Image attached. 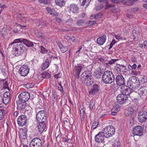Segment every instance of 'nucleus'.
Instances as JSON below:
<instances>
[{
  "label": "nucleus",
  "instance_id": "50",
  "mask_svg": "<svg viewBox=\"0 0 147 147\" xmlns=\"http://www.w3.org/2000/svg\"><path fill=\"white\" fill-rule=\"evenodd\" d=\"M54 20H55L56 22L58 23H61L62 22L61 18L57 17H55L54 18Z\"/></svg>",
  "mask_w": 147,
  "mask_h": 147
},
{
  "label": "nucleus",
  "instance_id": "58",
  "mask_svg": "<svg viewBox=\"0 0 147 147\" xmlns=\"http://www.w3.org/2000/svg\"><path fill=\"white\" fill-rule=\"evenodd\" d=\"M103 7V5L102 4H101L99 5V8H96L95 9L96 10H98L102 9Z\"/></svg>",
  "mask_w": 147,
  "mask_h": 147
},
{
  "label": "nucleus",
  "instance_id": "1",
  "mask_svg": "<svg viewBox=\"0 0 147 147\" xmlns=\"http://www.w3.org/2000/svg\"><path fill=\"white\" fill-rule=\"evenodd\" d=\"M80 80L87 86L93 84V78L91 72L86 71L82 73L81 76Z\"/></svg>",
  "mask_w": 147,
  "mask_h": 147
},
{
  "label": "nucleus",
  "instance_id": "48",
  "mask_svg": "<svg viewBox=\"0 0 147 147\" xmlns=\"http://www.w3.org/2000/svg\"><path fill=\"white\" fill-rule=\"evenodd\" d=\"M60 49L61 51L63 53L65 52L68 49L67 47H62Z\"/></svg>",
  "mask_w": 147,
  "mask_h": 147
},
{
  "label": "nucleus",
  "instance_id": "24",
  "mask_svg": "<svg viewBox=\"0 0 147 147\" xmlns=\"http://www.w3.org/2000/svg\"><path fill=\"white\" fill-rule=\"evenodd\" d=\"M22 41H20L19 45L18 46V47L17 48V50L15 51H17V53L20 55L23 52L24 49L25 48L23 46V45H22Z\"/></svg>",
  "mask_w": 147,
  "mask_h": 147
},
{
  "label": "nucleus",
  "instance_id": "44",
  "mask_svg": "<svg viewBox=\"0 0 147 147\" xmlns=\"http://www.w3.org/2000/svg\"><path fill=\"white\" fill-rule=\"evenodd\" d=\"M98 124L97 122L94 121L93 122L92 125V128L93 130H94L96 129L98 125Z\"/></svg>",
  "mask_w": 147,
  "mask_h": 147
},
{
  "label": "nucleus",
  "instance_id": "21",
  "mask_svg": "<svg viewBox=\"0 0 147 147\" xmlns=\"http://www.w3.org/2000/svg\"><path fill=\"white\" fill-rule=\"evenodd\" d=\"M10 100V94L9 92H5L3 96V103L5 105L9 103Z\"/></svg>",
  "mask_w": 147,
  "mask_h": 147
},
{
  "label": "nucleus",
  "instance_id": "4",
  "mask_svg": "<svg viewBox=\"0 0 147 147\" xmlns=\"http://www.w3.org/2000/svg\"><path fill=\"white\" fill-rule=\"evenodd\" d=\"M102 132L105 138H109L115 134V128L112 125H109L104 128Z\"/></svg>",
  "mask_w": 147,
  "mask_h": 147
},
{
  "label": "nucleus",
  "instance_id": "61",
  "mask_svg": "<svg viewBox=\"0 0 147 147\" xmlns=\"http://www.w3.org/2000/svg\"><path fill=\"white\" fill-rule=\"evenodd\" d=\"M58 45L60 49H61V48L62 47H63V46L62 44L60 42H59L58 43Z\"/></svg>",
  "mask_w": 147,
  "mask_h": 147
},
{
  "label": "nucleus",
  "instance_id": "23",
  "mask_svg": "<svg viewBox=\"0 0 147 147\" xmlns=\"http://www.w3.org/2000/svg\"><path fill=\"white\" fill-rule=\"evenodd\" d=\"M106 35H102L97 39L96 40L97 43L101 45H103L106 42Z\"/></svg>",
  "mask_w": 147,
  "mask_h": 147
},
{
  "label": "nucleus",
  "instance_id": "64",
  "mask_svg": "<svg viewBox=\"0 0 147 147\" xmlns=\"http://www.w3.org/2000/svg\"><path fill=\"white\" fill-rule=\"evenodd\" d=\"M144 83H146L145 85L147 84V78H146L143 79Z\"/></svg>",
  "mask_w": 147,
  "mask_h": 147
},
{
  "label": "nucleus",
  "instance_id": "6",
  "mask_svg": "<svg viewBox=\"0 0 147 147\" xmlns=\"http://www.w3.org/2000/svg\"><path fill=\"white\" fill-rule=\"evenodd\" d=\"M36 118L39 123H44L47 121V117L45 116V111L43 110L40 111L37 113Z\"/></svg>",
  "mask_w": 147,
  "mask_h": 147
},
{
  "label": "nucleus",
  "instance_id": "60",
  "mask_svg": "<svg viewBox=\"0 0 147 147\" xmlns=\"http://www.w3.org/2000/svg\"><path fill=\"white\" fill-rule=\"evenodd\" d=\"M6 7H7L5 5H3L0 6V8H1V9L0 10L1 11H2Z\"/></svg>",
  "mask_w": 147,
  "mask_h": 147
},
{
  "label": "nucleus",
  "instance_id": "15",
  "mask_svg": "<svg viewBox=\"0 0 147 147\" xmlns=\"http://www.w3.org/2000/svg\"><path fill=\"white\" fill-rule=\"evenodd\" d=\"M121 91L122 92V94L126 96L131 94V95L134 93V92H132V89L130 88H127V87L124 86L121 87Z\"/></svg>",
  "mask_w": 147,
  "mask_h": 147
},
{
  "label": "nucleus",
  "instance_id": "46",
  "mask_svg": "<svg viewBox=\"0 0 147 147\" xmlns=\"http://www.w3.org/2000/svg\"><path fill=\"white\" fill-rule=\"evenodd\" d=\"M119 60L118 59H112L111 60H109L108 62L111 65L115 63V62Z\"/></svg>",
  "mask_w": 147,
  "mask_h": 147
},
{
  "label": "nucleus",
  "instance_id": "29",
  "mask_svg": "<svg viewBox=\"0 0 147 147\" xmlns=\"http://www.w3.org/2000/svg\"><path fill=\"white\" fill-rule=\"evenodd\" d=\"M27 109H25L24 113L28 117H30L31 116L32 114V109L29 106H27Z\"/></svg>",
  "mask_w": 147,
  "mask_h": 147
},
{
  "label": "nucleus",
  "instance_id": "49",
  "mask_svg": "<svg viewBox=\"0 0 147 147\" xmlns=\"http://www.w3.org/2000/svg\"><path fill=\"white\" fill-rule=\"evenodd\" d=\"M120 108L119 107L117 106L116 107H113L112 109V111H115V112H117L119 110Z\"/></svg>",
  "mask_w": 147,
  "mask_h": 147
},
{
  "label": "nucleus",
  "instance_id": "30",
  "mask_svg": "<svg viewBox=\"0 0 147 147\" xmlns=\"http://www.w3.org/2000/svg\"><path fill=\"white\" fill-rule=\"evenodd\" d=\"M34 32L36 34L37 37L41 39L42 42H45V41L44 40V38H43V36H42V32L38 30H35L34 31Z\"/></svg>",
  "mask_w": 147,
  "mask_h": 147
},
{
  "label": "nucleus",
  "instance_id": "43",
  "mask_svg": "<svg viewBox=\"0 0 147 147\" xmlns=\"http://www.w3.org/2000/svg\"><path fill=\"white\" fill-rule=\"evenodd\" d=\"M85 23V22L84 20H80L77 21L76 24L78 26H80Z\"/></svg>",
  "mask_w": 147,
  "mask_h": 147
},
{
  "label": "nucleus",
  "instance_id": "17",
  "mask_svg": "<svg viewBox=\"0 0 147 147\" xmlns=\"http://www.w3.org/2000/svg\"><path fill=\"white\" fill-rule=\"evenodd\" d=\"M83 67V66L80 65H76L74 67L73 69L74 73L76 78H79L80 74Z\"/></svg>",
  "mask_w": 147,
  "mask_h": 147
},
{
  "label": "nucleus",
  "instance_id": "35",
  "mask_svg": "<svg viewBox=\"0 0 147 147\" xmlns=\"http://www.w3.org/2000/svg\"><path fill=\"white\" fill-rule=\"evenodd\" d=\"M94 75L96 78L99 79L102 77V73L100 71H96V72H95Z\"/></svg>",
  "mask_w": 147,
  "mask_h": 147
},
{
  "label": "nucleus",
  "instance_id": "5",
  "mask_svg": "<svg viewBox=\"0 0 147 147\" xmlns=\"http://www.w3.org/2000/svg\"><path fill=\"white\" fill-rule=\"evenodd\" d=\"M30 93L27 91L21 93L18 96L19 100L21 102H26L30 98Z\"/></svg>",
  "mask_w": 147,
  "mask_h": 147
},
{
  "label": "nucleus",
  "instance_id": "31",
  "mask_svg": "<svg viewBox=\"0 0 147 147\" xmlns=\"http://www.w3.org/2000/svg\"><path fill=\"white\" fill-rule=\"evenodd\" d=\"M138 0H123L122 3L123 4L127 5H131L134 3L133 1H136Z\"/></svg>",
  "mask_w": 147,
  "mask_h": 147
},
{
  "label": "nucleus",
  "instance_id": "47",
  "mask_svg": "<svg viewBox=\"0 0 147 147\" xmlns=\"http://www.w3.org/2000/svg\"><path fill=\"white\" fill-rule=\"evenodd\" d=\"M57 87L59 90V91H60L61 92L63 93V92H64V91L63 90V88L61 85V83H60L59 84V85Z\"/></svg>",
  "mask_w": 147,
  "mask_h": 147
},
{
  "label": "nucleus",
  "instance_id": "38",
  "mask_svg": "<svg viewBox=\"0 0 147 147\" xmlns=\"http://www.w3.org/2000/svg\"><path fill=\"white\" fill-rule=\"evenodd\" d=\"M46 9L49 13L51 15H52L53 16H56L57 15V13L55 14L53 13V9H52L50 7H47L46 8Z\"/></svg>",
  "mask_w": 147,
  "mask_h": 147
},
{
  "label": "nucleus",
  "instance_id": "3",
  "mask_svg": "<svg viewBox=\"0 0 147 147\" xmlns=\"http://www.w3.org/2000/svg\"><path fill=\"white\" fill-rule=\"evenodd\" d=\"M127 85L128 88L134 89L138 88L140 86V83L135 77H133L129 80L127 82Z\"/></svg>",
  "mask_w": 147,
  "mask_h": 147
},
{
  "label": "nucleus",
  "instance_id": "33",
  "mask_svg": "<svg viewBox=\"0 0 147 147\" xmlns=\"http://www.w3.org/2000/svg\"><path fill=\"white\" fill-rule=\"evenodd\" d=\"M56 4L61 7H63L65 4V0H55Z\"/></svg>",
  "mask_w": 147,
  "mask_h": 147
},
{
  "label": "nucleus",
  "instance_id": "54",
  "mask_svg": "<svg viewBox=\"0 0 147 147\" xmlns=\"http://www.w3.org/2000/svg\"><path fill=\"white\" fill-rule=\"evenodd\" d=\"M8 86V83L7 81H5V82H4L3 84V88L4 89H5L6 88H7Z\"/></svg>",
  "mask_w": 147,
  "mask_h": 147
},
{
  "label": "nucleus",
  "instance_id": "28",
  "mask_svg": "<svg viewBox=\"0 0 147 147\" xmlns=\"http://www.w3.org/2000/svg\"><path fill=\"white\" fill-rule=\"evenodd\" d=\"M69 9L73 13H76L78 11V8L76 5L71 4L70 6Z\"/></svg>",
  "mask_w": 147,
  "mask_h": 147
},
{
  "label": "nucleus",
  "instance_id": "40",
  "mask_svg": "<svg viewBox=\"0 0 147 147\" xmlns=\"http://www.w3.org/2000/svg\"><path fill=\"white\" fill-rule=\"evenodd\" d=\"M19 137L21 141L23 140H27L26 135H25V134H23L22 133H20Z\"/></svg>",
  "mask_w": 147,
  "mask_h": 147
},
{
  "label": "nucleus",
  "instance_id": "22",
  "mask_svg": "<svg viewBox=\"0 0 147 147\" xmlns=\"http://www.w3.org/2000/svg\"><path fill=\"white\" fill-rule=\"evenodd\" d=\"M138 119L139 121L143 122L145 121L147 119V112H144L142 113H139Z\"/></svg>",
  "mask_w": 147,
  "mask_h": 147
},
{
  "label": "nucleus",
  "instance_id": "20",
  "mask_svg": "<svg viewBox=\"0 0 147 147\" xmlns=\"http://www.w3.org/2000/svg\"><path fill=\"white\" fill-rule=\"evenodd\" d=\"M20 41H21V38L15 39L13 42L9 45V46L10 47H12V49L13 51L16 50L18 46L19 45Z\"/></svg>",
  "mask_w": 147,
  "mask_h": 147
},
{
  "label": "nucleus",
  "instance_id": "12",
  "mask_svg": "<svg viewBox=\"0 0 147 147\" xmlns=\"http://www.w3.org/2000/svg\"><path fill=\"white\" fill-rule=\"evenodd\" d=\"M17 109L19 110L20 112H23L26 109H27V105L26 102H21L20 101L16 102Z\"/></svg>",
  "mask_w": 147,
  "mask_h": 147
},
{
  "label": "nucleus",
  "instance_id": "37",
  "mask_svg": "<svg viewBox=\"0 0 147 147\" xmlns=\"http://www.w3.org/2000/svg\"><path fill=\"white\" fill-rule=\"evenodd\" d=\"M4 114V108L2 107H0V120L3 119Z\"/></svg>",
  "mask_w": 147,
  "mask_h": 147
},
{
  "label": "nucleus",
  "instance_id": "25",
  "mask_svg": "<svg viewBox=\"0 0 147 147\" xmlns=\"http://www.w3.org/2000/svg\"><path fill=\"white\" fill-rule=\"evenodd\" d=\"M40 124L38 126V131L40 134L42 133L45 130L46 127L45 122L44 123H40Z\"/></svg>",
  "mask_w": 147,
  "mask_h": 147
},
{
  "label": "nucleus",
  "instance_id": "42",
  "mask_svg": "<svg viewBox=\"0 0 147 147\" xmlns=\"http://www.w3.org/2000/svg\"><path fill=\"white\" fill-rule=\"evenodd\" d=\"M80 115L81 118H83L84 115L85 113V109L84 108L80 110Z\"/></svg>",
  "mask_w": 147,
  "mask_h": 147
},
{
  "label": "nucleus",
  "instance_id": "36",
  "mask_svg": "<svg viewBox=\"0 0 147 147\" xmlns=\"http://www.w3.org/2000/svg\"><path fill=\"white\" fill-rule=\"evenodd\" d=\"M112 143L113 147H120V143L118 140H114Z\"/></svg>",
  "mask_w": 147,
  "mask_h": 147
},
{
  "label": "nucleus",
  "instance_id": "55",
  "mask_svg": "<svg viewBox=\"0 0 147 147\" xmlns=\"http://www.w3.org/2000/svg\"><path fill=\"white\" fill-rule=\"evenodd\" d=\"M38 24H39L40 25H45L46 26H47V25H48V24L46 23V21H42V20L40 22H39V23Z\"/></svg>",
  "mask_w": 147,
  "mask_h": 147
},
{
  "label": "nucleus",
  "instance_id": "32",
  "mask_svg": "<svg viewBox=\"0 0 147 147\" xmlns=\"http://www.w3.org/2000/svg\"><path fill=\"white\" fill-rule=\"evenodd\" d=\"M49 58L46 59L45 62L43 63L42 67V69L45 70L49 67Z\"/></svg>",
  "mask_w": 147,
  "mask_h": 147
},
{
  "label": "nucleus",
  "instance_id": "8",
  "mask_svg": "<svg viewBox=\"0 0 147 147\" xmlns=\"http://www.w3.org/2000/svg\"><path fill=\"white\" fill-rule=\"evenodd\" d=\"M115 71L116 73L118 74H121V72L123 74L126 73L127 71L126 67L123 65L117 64L115 68Z\"/></svg>",
  "mask_w": 147,
  "mask_h": 147
},
{
  "label": "nucleus",
  "instance_id": "57",
  "mask_svg": "<svg viewBox=\"0 0 147 147\" xmlns=\"http://www.w3.org/2000/svg\"><path fill=\"white\" fill-rule=\"evenodd\" d=\"M61 77V74L59 73L54 76V77L57 79L60 78Z\"/></svg>",
  "mask_w": 147,
  "mask_h": 147
},
{
  "label": "nucleus",
  "instance_id": "14",
  "mask_svg": "<svg viewBox=\"0 0 147 147\" xmlns=\"http://www.w3.org/2000/svg\"><path fill=\"white\" fill-rule=\"evenodd\" d=\"M27 119L26 116L24 115L20 116L18 119L17 123L21 126H23L26 124Z\"/></svg>",
  "mask_w": 147,
  "mask_h": 147
},
{
  "label": "nucleus",
  "instance_id": "62",
  "mask_svg": "<svg viewBox=\"0 0 147 147\" xmlns=\"http://www.w3.org/2000/svg\"><path fill=\"white\" fill-rule=\"evenodd\" d=\"M143 45L145 48L147 47V41H145L144 42Z\"/></svg>",
  "mask_w": 147,
  "mask_h": 147
},
{
  "label": "nucleus",
  "instance_id": "19",
  "mask_svg": "<svg viewBox=\"0 0 147 147\" xmlns=\"http://www.w3.org/2000/svg\"><path fill=\"white\" fill-rule=\"evenodd\" d=\"M99 86L97 84H94L92 88L89 91V95H92L97 93L99 91Z\"/></svg>",
  "mask_w": 147,
  "mask_h": 147
},
{
  "label": "nucleus",
  "instance_id": "11",
  "mask_svg": "<svg viewBox=\"0 0 147 147\" xmlns=\"http://www.w3.org/2000/svg\"><path fill=\"white\" fill-rule=\"evenodd\" d=\"M133 134L135 136H142L143 134V129L140 126L135 127L133 130Z\"/></svg>",
  "mask_w": 147,
  "mask_h": 147
},
{
  "label": "nucleus",
  "instance_id": "27",
  "mask_svg": "<svg viewBox=\"0 0 147 147\" xmlns=\"http://www.w3.org/2000/svg\"><path fill=\"white\" fill-rule=\"evenodd\" d=\"M21 40L23 43L28 47H31L33 45L32 42L30 40L24 38H21Z\"/></svg>",
  "mask_w": 147,
  "mask_h": 147
},
{
  "label": "nucleus",
  "instance_id": "56",
  "mask_svg": "<svg viewBox=\"0 0 147 147\" xmlns=\"http://www.w3.org/2000/svg\"><path fill=\"white\" fill-rule=\"evenodd\" d=\"M96 22V21H89L88 22V24L89 25L91 26L95 24Z\"/></svg>",
  "mask_w": 147,
  "mask_h": 147
},
{
  "label": "nucleus",
  "instance_id": "53",
  "mask_svg": "<svg viewBox=\"0 0 147 147\" xmlns=\"http://www.w3.org/2000/svg\"><path fill=\"white\" fill-rule=\"evenodd\" d=\"M21 19L23 22H26L27 20H28V18L25 17H22L21 18Z\"/></svg>",
  "mask_w": 147,
  "mask_h": 147
},
{
  "label": "nucleus",
  "instance_id": "9",
  "mask_svg": "<svg viewBox=\"0 0 147 147\" xmlns=\"http://www.w3.org/2000/svg\"><path fill=\"white\" fill-rule=\"evenodd\" d=\"M29 68L28 65H22L20 68L19 72L22 76H25L29 73Z\"/></svg>",
  "mask_w": 147,
  "mask_h": 147
},
{
  "label": "nucleus",
  "instance_id": "13",
  "mask_svg": "<svg viewBox=\"0 0 147 147\" xmlns=\"http://www.w3.org/2000/svg\"><path fill=\"white\" fill-rule=\"evenodd\" d=\"M104 134L102 131L99 132L94 137L95 141L98 143H104Z\"/></svg>",
  "mask_w": 147,
  "mask_h": 147
},
{
  "label": "nucleus",
  "instance_id": "16",
  "mask_svg": "<svg viewBox=\"0 0 147 147\" xmlns=\"http://www.w3.org/2000/svg\"><path fill=\"white\" fill-rule=\"evenodd\" d=\"M128 66V68H129V67H130L131 68V69H130L129 70L131 71L130 74L131 75L137 76L140 74V71H138L137 69H136V70L137 67V65L136 64H134L132 65H130L129 64Z\"/></svg>",
  "mask_w": 147,
  "mask_h": 147
},
{
  "label": "nucleus",
  "instance_id": "26",
  "mask_svg": "<svg viewBox=\"0 0 147 147\" xmlns=\"http://www.w3.org/2000/svg\"><path fill=\"white\" fill-rule=\"evenodd\" d=\"M138 93L140 95L147 96V89H146L145 87H142L138 90Z\"/></svg>",
  "mask_w": 147,
  "mask_h": 147
},
{
  "label": "nucleus",
  "instance_id": "7",
  "mask_svg": "<svg viewBox=\"0 0 147 147\" xmlns=\"http://www.w3.org/2000/svg\"><path fill=\"white\" fill-rule=\"evenodd\" d=\"M42 145L41 140L38 138H36L31 140L30 144V147H42Z\"/></svg>",
  "mask_w": 147,
  "mask_h": 147
},
{
  "label": "nucleus",
  "instance_id": "63",
  "mask_svg": "<svg viewBox=\"0 0 147 147\" xmlns=\"http://www.w3.org/2000/svg\"><path fill=\"white\" fill-rule=\"evenodd\" d=\"M86 0H83L82 2L81 3V5L82 6H84L85 4Z\"/></svg>",
  "mask_w": 147,
  "mask_h": 147
},
{
  "label": "nucleus",
  "instance_id": "51",
  "mask_svg": "<svg viewBox=\"0 0 147 147\" xmlns=\"http://www.w3.org/2000/svg\"><path fill=\"white\" fill-rule=\"evenodd\" d=\"M21 131L20 132V133H22V134H25V135H26L27 130L26 128L24 127L22 128Z\"/></svg>",
  "mask_w": 147,
  "mask_h": 147
},
{
  "label": "nucleus",
  "instance_id": "41",
  "mask_svg": "<svg viewBox=\"0 0 147 147\" xmlns=\"http://www.w3.org/2000/svg\"><path fill=\"white\" fill-rule=\"evenodd\" d=\"M40 48L41 49V53H42L45 54L47 52L48 50L46 49L45 47L42 46H40Z\"/></svg>",
  "mask_w": 147,
  "mask_h": 147
},
{
  "label": "nucleus",
  "instance_id": "59",
  "mask_svg": "<svg viewBox=\"0 0 147 147\" xmlns=\"http://www.w3.org/2000/svg\"><path fill=\"white\" fill-rule=\"evenodd\" d=\"M117 42L116 41L115 39H113L111 42V43L110 44V45H112V46H113V45L115 44V43H116Z\"/></svg>",
  "mask_w": 147,
  "mask_h": 147
},
{
  "label": "nucleus",
  "instance_id": "2",
  "mask_svg": "<svg viewBox=\"0 0 147 147\" xmlns=\"http://www.w3.org/2000/svg\"><path fill=\"white\" fill-rule=\"evenodd\" d=\"M103 82L106 84H111L114 81L115 78L113 73L110 71H105L102 75Z\"/></svg>",
  "mask_w": 147,
  "mask_h": 147
},
{
  "label": "nucleus",
  "instance_id": "34",
  "mask_svg": "<svg viewBox=\"0 0 147 147\" xmlns=\"http://www.w3.org/2000/svg\"><path fill=\"white\" fill-rule=\"evenodd\" d=\"M41 76L43 78L48 79L49 78L51 75L49 73L47 72H45L41 74Z\"/></svg>",
  "mask_w": 147,
  "mask_h": 147
},
{
  "label": "nucleus",
  "instance_id": "45",
  "mask_svg": "<svg viewBox=\"0 0 147 147\" xmlns=\"http://www.w3.org/2000/svg\"><path fill=\"white\" fill-rule=\"evenodd\" d=\"M106 6L105 9H107L111 7H114V6L111 4H109L107 1H106L105 3Z\"/></svg>",
  "mask_w": 147,
  "mask_h": 147
},
{
  "label": "nucleus",
  "instance_id": "52",
  "mask_svg": "<svg viewBox=\"0 0 147 147\" xmlns=\"http://www.w3.org/2000/svg\"><path fill=\"white\" fill-rule=\"evenodd\" d=\"M115 37L117 40L123 39L122 37L120 34H118L117 35L115 34L114 35Z\"/></svg>",
  "mask_w": 147,
  "mask_h": 147
},
{
  "label": "nucleus",
  "instance_id": "18",
  "mask_svg": "<svg viewBox=\"0 0 147 147\" xmlns=\"http://www.w3.org/2000/svg\"><path fill=\"white\" fill-rule=\"evenodd\" d=\"M115 80L117 84L119 86L124 85L125 84V79L121 75L117 76Z\"/></svg>",
  "mask_w": 147,
  "mask_h": 147
},
{
  "label": "nucleus",
  "instance_id": "39",
  "mask_svg": "<svg viewBox=\"0 0 147 147\" xmlns=\"http://www.w3.org/2000/svg\"><path fill=\"white\" fill-rule=\"evenodd\" d=\"M90 104L89 105L90 109V110H92L95 104V100L92 99L90 101Z\"/></svg>",
  "mask_w": 147,
  "mask_h": 147
},
{
  "label": "nucleus",
  "instance_id": "10",
  "mask_svg": "<svg viewBox=\"0 0 147 147\" xmlns=\"http://www.w3.org/2000/svg\"><path fill=\"white\" fill-rule=\"evenodd\" d=\"M128 97L122 94L118 95L117 97V102L120 104H123L126 102L128 100Z\"/></svg>",
  "mask_w": 147,
  "mask_h": 147
}]
</instances>
